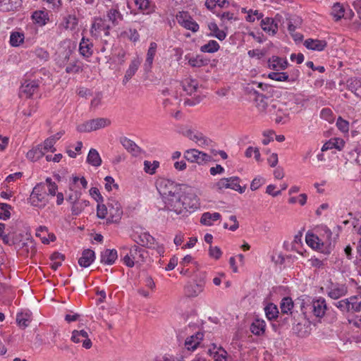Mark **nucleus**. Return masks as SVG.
Masks as SVG:
<instances>
[{"instance_id": "f257e3e1", "label": "nucleus", "mask_w": 361, "mask_h": 361, "mask_svg": "<svg viewBox=\"0 0 361 361\" xmlns=\"http://www.w3.org/2000/svg\"><path fill=\"white\" fill-rule=\"evenodd\" d=\"M348 292L346 284L328 281L325 286V293L329 298L334 300L333 305L336 307L343 314H353L361 310V295H352L348 298H340L345 296Z\"/></svg>"}, {"instance_id": "f03ea898", "label": "nucleus", "mask_w": 361, "mask_h": 361, "mask_svg": "<svg viewBox=\"0 0 361 361\" xmlns=\"http://www.w3.org/2000/svg\"><path fill=\"white\" fill-rule=\"evenodd\" d=\"M163 202L164 209L177 215H184L187 212H193L199 207L198 200L195 196L181 198L180 193L166 197L163 199Z\"/></svg>"}, {"instance_id": "7ed1b4c3", "label": "nucleus", "mask_w": 361, "mask_h": 361, "mask_svg": "<svg viewBox=\"0 0 361 361\" xmlns=\"http://www.w3.org/2000/svg\"><path fill=\"white\" fill-rule=\"evenodd\" d=\"M48 195L45 183H39L32 189L30 196V203L32 206L40 209L44 208L48 204Z\"/></svg>"}, {"instance_id": "20e7f679", "label": "nucleus", "mask_w": 361, "mask_h": 361, "mask_svg": "<svg viewBox=\"0 0 361 361\" xmlns=\"http://www.w3.org/2000/svg\"><path fill=\"white\" fill-rule=\"evenodd\" d=\"M157 188L162 200L173 195L181 192L180 185L174 181L166 179L160 178L157 182Z\"/></svg>"}, {"instance_id": "39448f33", "label": "nucleus", "mask_w": 361, "mask_h": 361, "mask_svg": "<svg viewBox=\"0 0 361 361\" xmlns=\"http://www.w3.org/2000/svg\"><path fill=\"white\" fill-rule=\"evenodd\" d=\"M146 255L147 252L145 249L134 245L130 248L128 252L123 256V262L127 267H133L135 264L144 262Z\"/></svg>"}, {"instance_id": "423d86ee", "label": "nucleus", "mask_w": 361, "mask_h": 361, "mask_svg": "<svg viewBox=\"0 0 361 361\" xmlns=\"http://www.w3.org/2000/svg\"><path fill=\"white\" fill-rule=\"evenodd\" d=\"M110 124L111 121L109 119L97 118L78 126L77 130L80 133L91 132L109 126Z\"/></svg>"}, {"instance_id": "0eeeda50", "label": "nucleus", "mask_w": 361, "mask_h": 361, "mask_svg": "<svg viewBox=\"0 0 361 361\" xmlns=\"http://www.w3.org/2000/svg\"><path fill=\"white\" fill-rule=\"evenodd\" d=\"M46 71L44 69H41L39 71L36 72L37 77L35 79H25L24 82L21 85V92L26 94L27 97H31L38 89L39 85L41 82V80L42 79L40 76L42 74L44 75Z\"/></svg>"}, {"instance_id": "6e6552de", "label": "nucleus", "mask_w": 361, "mask_h": 361, "mask_svg": "<svg viewBox=\"0 0 361 361\" xmlns=\"http://www.w3.org/2000/svg\"><path fill=\"white\" fill-rule=\"evenodd\" d=\"M111 29L110 23L107 22L105 18H96L92 24L90 33L92 36L95 37H98L102 32H104L106 36H109Z\"/></svg>"}, {"instance_id": "1a4fd4ad", "label": "nucleus", "mask_w": 361, "mask_h": 361, "mask_svg": "<svg viewBox=\"0 0 361 361\" xmlns=\"http://www.w3.org/2000/svg\"><path fill=\"white\" fill-rule=\"evenodd\" d=\"M184 158L190 162L202 164L210 161L212 157L196 149H190L184 152Z\"/></svg>"}, {"instance_id": "9d476101", "label": "nucleus", "mask_w": 361, "mask_h": 361, "mask_svg": "<svg viewBox=\"0 0 361 361\" xmlns=\"http://www.w3.org/2000/svg\"><path fill=\"white\" fill-rule=\"evenodd\" d=\"M108 212L107 224L118 222L123 214L121 204L115 200L108 202Z\"/></svg>"}, {"instance_id": "9b49d317", "label": "nucleus", "mask_w": 361, "mask_h": 361, "mask_svg": "<svg viewBox=\"0 0 361 361\" xmlns=\"http://www.w3.org/2000/svg\"><path fill=\"white\" fill-rule=\"evenodd\" d=\"M183 134L190 140L195 142L201 147L209 146L211 142V140L208 137L194 128H187L183 131Z\"/></svg>"}, {"instance_id": "f8f14e48", "label": "nucleus", "mask_w": 361, "mask_h": 361, "mask_svg": "<svg viewBox=\"0 0 361 361\" xmlns=\"http://www.w3.org/2000/svg\"><path fill=\"white\" fill-rule=\"evenodd\" d=\"M178 23L184 28L196 32L199 30V25L192 19L188 12L181 11L176 15Z\"/></svg>"}, {"instance_id": "ddd939ff", "label": "nucleus", "mask_w": 361, "mask_h": 361, "mask_svg": "<svg viewBox=\"0 0 361 361\" xmlns=\"http://www.w3.org/2000/svg\"><path fill=\"white\" fill-rule=\"evenodd\" d=\"M71 341L75 343H82V347L85 349H90L92 343L89 338L88 333L85 330H74L72 332Z\"/></svg>"}, {"instance_id": "4468645a", "label": "nucleus", "mask_w": 361, "mask_h": 361, "mask_svg": "<svg viewBox=\"0 0 361 361\" xmlns=\"http://www.w3.org/2000/svg\"><path fill=\"white\" fill-rule=\"evenodd\" d=\"M110 23L112 27L117 26L123 19V16L119 11L118 6H115L106 11V16L104 17Z\"/></svg>"}, {"instance_id": "2eb2a0df", "label": "nucleus", "mask_w": 361, "mask_h": 361, "mask_svg": "<svg viewBox=\"0 0 361 361\" xmlns=\"http://www.w3.org/2000/svg\"><path fill=\"white\" fill-rule=\"evenodd\" d=\"M204 288V281L200 279L195 283H188L185 287V293L188 297L194 298L200 294Z\"/></svg>"}, {"instance_id": "dca6fc26", "label": "nucleus", "mask_w": 361, "mask_h": 361, "mask_svg": "<svg viewBox=\"0 0 361 361\" xmlns=\"http://www.w3.org/2000/svg\"><path fill=\"white\" fill-rule=\"evenodd\" d=\"M119 141L122 146L133 156L137 157L142 152V149L135 142L126 137H121Z\"/></svg>"}, {"instance_id": "f3484780", "label": "nucleus", "mask_w": 361, "mask_h": 361, "mask_svg": "<svg viewBox=\"0 0 361 361\" xmlns=\"http://www.w3.org/2000/svg\"><path fill=\"white\" fill-rule=\"evenodd\" d=\"M311 307L314 315L317 317H322L326 310V303L324 298L319 297L317 299L313 300L311 304Z\"/></svg>"}, {"instance_id": "a211bd4d", "label": "nucleus", "mask_w": 361, "mask_h": 361, "mask_svg": "<svg viewBox=\"0 0 361 361\" xmlns=\"http://www.w3.org/2000/svg\"><path fill=\"white\" fill-rule=\"evenodd\" d=\"M268 65L270 68L276 71H279L286 69L289 63L286 59L273 56L269 59Z\"/></svg>"}, {"instance_id": "6ab92c4d", "label": "nucleus", "mask_w": 361, "mask_h": 361, "mask_svg": "<svg viewBox=\"0 0 361 361\" xmlns=\"http://www.w3.org/2000/svg\"><path fill=\"white\" fill-rule=\"evenodd\" d=\"M118 257L117 251L115 249H106L101 252L100 262L105 265L113 264Z\"/></svg>"}, {"instance_id": "aec40b11", "label": "nucleus", "mask_w": 361, "mask_h": 361, "mask_svg": "<svg viewBox=\"0 0 361 361\" xmlns=\"http://www.w3.org/2000/svg\"><path fill=\"white\" fill-rule=\"evenodd\" d=\"M208 353L213 357L214 361H226L227 352L221 346L212 344L208 350Z\"/></svg>"}, {"instance_id": "412c9836", "label": "nucleus", "mask_w": 361, "mask_h": 361, "mask_svg": "<svg viewBox=\"0 0 361 361\" xmlns=\"http://www.w3.org/2000/svg\"><path fill=\"white\" fill-rule=\"evenodd\" d=\"M134 238L135 241L143 247H152L154 244V238L148 232H141Z\"/></svg>"}, {"instance_id": "4be33fe9", "label": "nucleus", "mask_w": 361, "mask_h": 361, "mask_svg": "<svg viewBox=\"0 0 361 361\" xmlns=\"http://www.w3.org/2000/svg\"><path fill=\"white\" fill-rule=\"evenodd\" d=\"M262 29L270 35H274L278 31V24L272 18H265L261 21Z\"/></svg>"}, {"instance_id": "5701e85b", "label": "nucleus", "mask_w": 361, "mask_h": 361, "mask_svg": "<svg viewBox=\"0 0 361 361\" xmlns=\"http://www.w3.org/2000/svg\"><path fill=\"white\" fill-rule=\"evenodd\" d=\"M80 54L85 58H90L93 54V44L87 38L82 37L79 44Z\"/></svg>"}, {"instance_id": "b1692460", "label": "nucleus", "mask_w": 361, "mask_h": 361, "mask_svg": "<svg viewBox=\"0 0 361 361\" xmlns=\"http://www.w3.org/2000/svg\"><path fill=\"white\" fill-rule=\"evenodd\" d=\"M140 63H141V60L137 57L133 59L130 61L129 67L126 70V74L123 79V83L124 85H126L132 78V77L135 74V73L138 70V68H139Z\"/></svg>"}, {"instance_id": "393cba45", "label": "nucleus", "mask_w": 361, "mask_h": 361, "mask_svg": "<svg viewBox=\"0 0 361 361\" xmlns=\"http://www.w3.org/2000/svg\"><path fill=\"white\" fill-rule=\"evenodd\" d=\"M304 46L310 50L321 51L325 49L327 45V43L325 40L321 39H307L304 43Z\"/></svg>"}, {"instance_id": "a878e982", "label": "nucleus", "mask_w": 361, "mask_h": 361, "mask_svg": "<svg viewBox=\"0 0 361 361\" xmlns=\"http://www.w3.org/2000/svg\"><path fill=\"white\" fill-rule=\"evenodd\" d=\"M95 254L92 250H85L82 256L78 259V264L82 267H88L94 260Z\"/></svg>"}, {"instance_id": "bb28decb", "label": "nucleus", "mask_w": 361, "mask_h": 361, "mask_svg": "<svg viewBox=\"0 0 361 361\" xmlns=\"http://www.w3.org/2000/svg\"><path fill=\"white\" fill-rule=\"evenodd\" d=\"M345 145V141L340 137H334L325 142L322 147V152H325L331 149L341 150Z\"/></svg>"}, {"instance_id": "cd10ccee", "label": "nucleus", "mask_w": 361, "mask_h": 361, "mask_svg": "<svg viewBox=\"0 0 361 361\" xmlns=\"http://www.w3.org/2000/svg\"><path fill=\"white\" fill-rule=\"evenodd\" d=\"M202 338L203 334L202 332H197L186 338L185 341V346L188 350H194L200 343Z\"/></svg>"}, {"instance_id": "c85d7f7f", "label": "nucleus", "mask_w": 361, "mask_h": 361, "mask_svg": "<svg viewBox=\"0 0 361 361\" xmlns=\"http://www.w3.org/2000/svg\"><path fill=\"white\" fill-rule=\"evenodd\" d=\"M32 19L35 23L39 26H43L47 23L49 18L47 11L37 10L32 13Z\"/></svg>"}, {"instance_id": "c756f323", "label": "nucleus", "mask_w": 361, "mask_h": 361, "mask_svg": "<svg viewBox=\"0 0 361 361\" xmlns=\"http://www.w3.org/2000/svg\"><path fill=\"white\" fill-rule=\"evenodd\" d=\"M31 315V312L28 310L18 313L16 315L18 325L22 329L27 327L32 320Z\"/></svg>"}, {"instance_id": "7c9ffc66", "label": "nucleus", "mask_w": 361, "mask_h": 361, "mask_svg": "<svg viewBox=\"0 0 361 361\" xmlns=\"http://www.w3.org/2000/svg\"><path fill=\"white\" fill-rule=\"evenodd\" d=\"M208 29L210 32L207 35L209 37H216L220 41L224 40L226 37V33L224 30H220L216 23L214 22L208 24Z\"/></svg>"}, {"instance_id": "2f4dec72", "label": "nucleus", "mask_w": 361, "mask_h": 361, "mask_svg": "<svg viewBox=\"0 0 361 361\" xmlns=\"http://www.w3.org/2000/svg\"><path fill=\"white\" fill-rule=\"evenodd\" d=\"M44 154L42 145H38L27 152L26 157L31 161H36L42 157Z\"/></svg>"}, {"instance_id": "473e14b6", "label": "nucleus", "mask_w": 361, "mask_h": 361, "mask_svg": "<svg viewBox=\"0 0 361 361\" xmlns=\"http://www.w3.org/2000/svg\"><path fill=\"white\" fill-rule=\"evenodd\" d=\"M21 6V0H0V9L3 11L16 10Z\"/></svg>"}, {"instance_id": "72a5a7b5", "label": "nucleus", "mask_w": 361, "mask_h": 361, "mask_svg": "<svg viewBox=\"0 0 361 361\" xmlns=\"http://www.w3.org/2000/svg\"><path fill=\"white\" fill-rule=\"evenodd\" d=\"M221 218V214L218 212H204L202 214L200 223L204 226H212L214 221L219 220Z\"/></svg>"}, {"instance_id": "f704fd0d", "label": "nucleus", "mask_w": 361, "mask_h": 361, "mask_svg": "<svg viewBox=\"0 0 361 361\" xmlns=\"http://www.w3.org/2000/svg\"><path fill=\"white\" fill-rule=\"evenodd\" d=\"M348 90L353 92L357 97L361 95V80L357 78H352L347 82Z\"/></svg>"}, {"instance_id": "c9c22d12", "label": "nucleus", "mask_w": 361, "mask_h": 361, "mask_svg": "<svg viewBox=\"0 0 361 361\" xmlns=\"http://www.w3.org/2000/svg\"><path fill=\"white\" fill-rule=\"evenodd\" d=\"M293 307V301L290 297L283 298L280 302L281 312L283 314H292Z\"/></svg>"}, {"instance_id": "e433bc0d", "label": "nucleus", "mask_w": 361, "mask_h": 361, "mask_svg": "<svg viewBox=\"0 0 361 361\" xmlns=\"http://www.w3.org/2000/svg\"><path fill=\"white\" fill-rule=\"evenodd\" d=\"M87 161L93 166L98 167L102 164V159L95 149H90L87 157Z\"/></svg>"}, {"instance_id": "4c0bfd02", "label": "nucleus", "mask_w": 361, "mask_h": 361, "mask_svg": "<svg viewBox=\"0 0 361 361\" xmlns=\"http://www.w3.org/2000/svg\"><path fill=\"white\" fill-rule=\"evenodd\" d=\"M185 59L188 60L189 65L192 67L200 68L207 63V61L200 55L191 56L190 54H187L185 56Z\"/></svg>"}, {"instance_id": "58836bf2", "label": "nucleus", "mask_w": 361, "mask_h": 361, "mask_svg": "<svg viewBox=\"0 0 361 361\" xmlns=\"http://www.w3.org/2000/svg\"><path fill=\"white\" fill-rule=\"evenodd\" d=\"M240 179L238 176H232L228 178V186L229 189L238 191L240 194L243 193L245 190L246 186H240Z\"/></svg>"}, {"instance_id": "ea45409f", "label": "nucleus", "mask_w": 361, "mask_h": 361, "mask_svg": "<svg viewBox=\"0 0 361 361\" xmlns=\"http://www.w3.org/2000/svg\"><path fill=\"white\" fill-rule=\"evenodd\" d=\"M266 324L264 320L255 319L251 324L250 331L252 334L259 336L264 334Z\"/></svg>"}, {"instance_id": "a19ab883", "label": "nucleus", "mask_w": 361, "mask_h": 361, "mask_svg": "<svg viewBox=\"0 0 361 361\" xmlns=\"http://www.w3.org/2000/svg\"><path fill=\"white\" fill-rule=\"evenodd\" d=\"M220 48L219 44L215 40H209L207 44L200 47V51L203 53H215Z\"/></svg>"}, {"instance_id": "79ce46f5", "label": "nucleus", "mask_w": 361, "mask_h": 361, "mask_svg": "<svg viewBox=\"0 0 361 361\" xmlns=\"http://www.w3.org/2000/svg\"><path fill=\"white\" fill-rule=\"evenodd\" d=\"M89 205V201L87 200H78L73 203L71 207L72 214L77 216L79 215L83 209Z\"/></svg>"}, {"instance_id": "37998d69", "label": "nucleus", "mask_w": 361, "mask_h": 361, "mask_svg": "<svg viewBox=\"0 0 361 361\" xmlns=\"http://www.w3.org/2000/svg\"><path fill=\"white\" fill-rule=\"evenodd\" d=\"M264 312L266 317L269 320L276 319L279 313L277 306L273 303L268 304L264 307Z\"/></svg>"}, {"instance_id": "c03bdc74", "label": "nucleus", "mask_w": 361, "mask_h": 361, "mask_svg": "<svg viewBox=\"0 0 361 361\" xmlns=\"http://www.w3.org/2000/svg\"><path fill=\"white\" fill-rule=\"evenodd\" d=\"M24 34L20 32H12L10 35V44L12 47H18L24 42Z\"/></svg>"}, {"instance_id": "a18cd8bd", "label": "nucleus", "mask_w": 361, "mask_h": 361, "mask_svg": "<svg viewBox=\"0 0 361 361\" xmlns=\"http://www.w3.org/2000/svg\"><path fill=\"white\" fill-rule=\"evenodd\" d=\"M157 43L154 42H152L149 44V47L147 50L145 65H148L149 66H152L153 61H154V57L157 52Z\"/></svg>"}, {"instance_id": "49530a36", "label": "nucleus", "mask_w": 361, "mask_h": 361, "mask_svg": "<svg viewBox=\"0 0 361 361\" xmlns=\"http://www.w3.org/2000/svg\"><path fill=\"white\" fill-rule=\"evenodd\" d=\"M344 12L343 6L339 3H336L332 7L331 14L334 20L338 21L344 17Z\"/></svg>"}, {"instance_id": "de8ad7c7", "label": "nucleus", "mask_w": 361, "mask_h": 361, "mask_svg": "<svg viewBox=\"0 0 361 361\" xmlns=\"http://www.w3.org/2000/svg\"><path fill=\"white\" fill-rule=\"evenodd\" d=\"M82 71V63L77 60L71 62L66 68V72L70 74L78 73Z\"/></svg>"}, {"instance_id": "09e8293b", "label": "nucleus", "mask_w": 361, "mask_h": 361, "mask_svg": "<svg viewBox=\"0 0 361 361\" xmlns=\"http://www.w3.org/2000/svg\"><path fill=\"white\" fill-rule=\"evenodd\" d=\"M268 78L276 81L283 82L289 80V75L286 72H271L268 74Z\"/></svg>"}, {"instance_id": "8fccbe9b", "label": "nucleus", "mask_w": 361, "mask_h": 361, "mask_svg": "<svg viewBox=\"0 0 361 361\" xmlns=\"http://www.w3.org/2000/svg\"><path fill=\"white\" fill-rule=\"evenodd\" d=\"M159 166V162L158 161H154L151 162L145 160L144 161V171L145 173L153 175L156 173L157 169Z\"/></svg>"}, {"instance_id": "3c124183", "label": "nucleus", "mask_w": 361, "mask_h": 361, "mask_svg": "<svg viewBox=\"0 0 361 361\" xmlns=\"http://www.w3.org/2000/svg\"><path fill=\"white\" fill-rule=\"evenodd\" d=\"M306 243L308 245L314 249H320V240L317 235L314 234L307 233L306 235Z\"/></svg>"}, {"instance_id": "603ef678", "label": "nucleus", "mask_w": 361, "mask_h": 361, "mask_svg": "<svg viewBox=\"0 0 361 361\" xmlns=\"http://www.w3.org/2000/svg\"><path fill=\"white\" fill-rule=\"evenodd\" d=\"M78 20L75 16L68 15L64 18V27L71 30H74L78 25Z\"/></svg>"}, {"instance_id": "864d4df0", "label": "nucleus", "mask_w": 361, "mask_h": 361, "mask_svg": "<svg viewBox=\"0 0 361 361\" xmlns=\"http://www.w3.org/2000/svg\"><path fill=\"white\" fill-rule=\"evenodd\" d=\"M97 216L99 219H106L109 216V212H108V204L106 205L103 204L102 202H97Z\"/></svg>"}, {"instance_id": "5fc2aeb1", "label": "nucleus", "mask_w": 361, "mask_h": 361, "mask_svg": "<svg viewBox=\"0 0 361 361\" xmlns=\"http://www.w3.org/2000/svg\"><path fill=\"white\" fill-rule=\"evenodd\" d=\"M0 209L1 212H0V219L4 221H6L11 217V210L12 207L7 203H1Z\"/></svg>"}, {"instance_id": "6e6d98bb", "label": "nucleus", "mask_w": 361, "mask_h": 361, "mask_svg": "<svg viewBox=\"0 0 361 361\" xmlns=\"http://www.w3.org/2000/svg\"><path fill=\"white\" fill-rule=\"evenodd\" d=\"M336 126L338 129L343 133H347L349 131V122L343 119L341 116L337 118Z\"/></svg>"}, {"instance_id": "4d7b16f0", "label": "nucleus", "mask_w": 361, "mask_h": 361, "mask_svg": "<svg viewBox=\"0 0 361 361\" xmlns=\"http://www.w3.org/2000/svg\"><path fill=\"white\" fill-rule=\"evenodd\" d=\"M228 178H221L217 182L213 183L212 188L216 191H221L224 189H228Z\"/></svg>"}, {"instance_id": "13d9d810", "label": "nucleus", "mask_w": 361, "mask_h": 361, "mask_svg": "<svg viewBox=\"0 0 361 361\" xmlns=\"http://www.w3.org/2000/svg\"><path fill=\"white\" fill-rule=\"evenodd\" d=\"M263 17L262 13L259 12L257 10L253 11L252 9L247 11V15L246 16V20L250 23L254 22L255 20H259Z\"/></svg>"}, {"instance_id": "bf43d9fd", "label": "nucleus", "mask_w": 361, "mask_h": 361, "mask_svg": "<svg viewBox=\"0 0 361 361\" xmlns=\"http://www.w3.org/2000/svg\"><path fill=\"white\" fill-rule=\"evenodd\" d=\"M123 35L134 42L138 41L140 39V35L136 29L129 28L123 32Z\"/></svg>"}, {"instance_id": "052dcab7", "label": "nucleus", "mask_w": 361, "mask_h": 361, "mask_svg": "<svg viewBox=\"0 0 361 361\" xmlns=\"http://www.w3.org/2000/svg\"><path fill=\"white\" fill-rule=\"evenodd\" d=\"M56 142L54 141V138H51V137L46 139L43 143L42 149L44 151V153L48 151H51L54 152L56 149L54 147Z\"/></svg>"}, {"instance_id": "680f3d73", "label": "nucleus", "mask_w": 361, "mask_h": 361, "mask_svg": "<svg viewBox=\"0 0 361 361\" xmlns=\"http://www.w3.org/2000/svg\"><path fill=\"white\" fill-rule=\"evenodd\" d=\"M138 9L142 11H148L150 8V0H134Z\"/></svg>"}, {"instance_id": "e2e57ef3", "label": "nucleus", "mask_w": 361, "mask_h": 361, "mask_svg": "<svg viewBox=\"0 0 361 361\" xmlns=\"http://www.w3.org/2000/svg\"><path fill=\"white\" fill-rule=\"evenodd\" d=\"M35 56L40 60L46 61L49 59L48 52L42 48H37L35 50Z\"/></svg>"}, {"instance_id": "0e129e2a", "label": "nucleus", "mask_w": 361, "mask_h": 361, "mask_svg": "<svg viewBox=\"0 0 361 361\" xmlns=\"http://www.w3.org/2000/svg\"><path fill=\"white\" fill-rule=\"evenodd\" d=\"M49 4V8L54 11H59L62 6L61 0H42Z\"/></svg>"}, {"instance_id": "69168bd1", "label": "nucleus", "mask_w": 361, "mask_h": 361, "mask_svg": "<svg viewBox=\"0 0 361 361\" xmlns=\"http://www.w3.org/2000/svg\"><path fill=\"white\" fill-rule=\"evenodd\" d=\"M209 254L210 257L217 259L220 258V257L222 255V252H221V249L219 247H217V246L212 247L211 246L209 250Z\"/></svg>"}, {"instance_id": "338daca9", "label": "nucleus", "mask_w": 361, "mask_h": 361, "mask_svg": "<svg viewBox=\"0 0 361 361\" xmlns=\"http://www.w3.org/2000/svg\"><path fill=\"white\" fill-rule=\"evenodd\" d=\"M264 183V179L261 177L254 178L250 184V189L252 190H257Z\"/></svg>"}, {"instance_id": "774afa93", "label": "nucleus", "mask_w": 361, "mask_h": 361, "mask_svg": "<svg viewBox=\"0 0 361 361\" xmlns=\"http://www.w3.org/2000/svg\"><path fill=\"white\" fill-rule=\"evenodd\" d=\"M90 195L94 198V200L97 202H104V198L101 195L99 190L97 188H92L90 190Z\"/></svg>"}]
</instances>
